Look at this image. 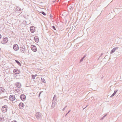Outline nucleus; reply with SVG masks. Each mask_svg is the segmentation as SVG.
<instances>
[{"label": "nucleus", "instance_id": "32", "mask_svg": "<svg viewBox=\"0 0 122 122\" xmlns=\"http://www.w3.org/2000/svg\"><path fill=\"white\" fill-rule=\"evenodd\" d=\"M86 55H85L83 57H84V58H85L86 57Z\"/></svg>", "mask_w": 122, "mask_h": 122}, {"label": "nucleus", "instance_id": "11", "mask_svg": "<svg viewBox=\"0 0 122 122\" xmlns=\"http://www.w3.org/2000/svg\"><path fill=\"white\" fill-rule=\"evenodd\" d=\"M16 86L18 88H20L21 86V85L20 83L19 82H17L15 84Z\"/></svg>", "mask_w": 122, "mask_h": 122}, {"label": "nucleus", "instance_id": "40", "mask_svg": "<svg viewBox=\"0 0 122 122\" xmlns=\"http://www.w3.org/2000/svg\"><path fill=\"white\" fill-rule=\"evenodd\" d=\"M67 107V106H66L65 107V108H66V107Z\"/></svg>", "mask_w": 122, "mask_h": 122}, {"label": "nucleus", "instance_id": "33", "mask_svg": "<svg viewBox=\"0 0 122 122\" xmlns=\"http://www.w3.org/2000/svg\"><path fill=\"white\" fill-rule=\"evenodd\" d=\"M84 58V57H83L82 58L83 60Z\"/></svg>", "mask_w": 122, "mask_h": 122}, {"label": "nucleus", "instance_id": "15", "mask_svg": "<svg viewBox=\"0 0 122 122\" xmlns=\"http://www.w3.org/2000/svg\"><path fill=\"white\" fill-rule=\"evenodd\" d=\"M5 89L2 87H0V93H3L4 92Z\"/></svg>", "mask_w": 122, "mask_h": 122}, {"label": "nucleus", "instance_id": "8", "mask_svg": "<svg viewBox=\"0 0 122 122\" xmlns=\"http://www.w3.org/2000/svg\"><path fill=\"white\" fill-rule=\"evenodd\" d=\"M13 48L14 50L15 51H17L19 49L18 46L17 44L14 45L13 46Z\"/></svg>", "mask_w": 122, "mask_h": 122}, {"label": "nucleus", "instance_id": "34", "mask_svg": "<svg viewBox=\"0 0 122 122\" xmlns=\"http://www.w3.org/2000/svg\"><path fill=\"white\" fill-rule=\"evenodd\" d=\"M84 58V57H83L82 58L83 60Z\"/></svg>", "mask_w": 122, "mask_h": 122}, {"label": "nucleus", "instance_id": "23", "mask_svg": "<svg viewBox=\"0 0 122 122\" xmlns=\"http://www.w3.org/2000/svg\"><path fill=\"white\" fill-rule=\"evenodd\" d=\"M32 79H34L35 78V76L33 75H31Z\"/></svg>", "mask_w": 122, "mask_h": 122}, {"label": "nucleus", "instance_id": "36", "mask_svg": "<svg viewBox=\"0 0 122 122\" xmlns=\"http://www.w3.org/2000/svg\"><path fill=\"white\" fill-rule=\"evenodd\" d=\"M1 118H0V122H1Z\"/></svg>", "mask_w": 122, "mask_h": 122}, {"label": "nucleus", "instance_id": "20", "mask_svg": "<svg viewBox=\"0 0 122 122\" xmlns=\"http://www.w3.org/2000/svg\"><path fill=\"white\" fill-rule=\"evenodd\" d=\"M118 47H115V48H114L113 49L115 51L116 50H117L118 49Z\"/></svg>", "mask_w": 122, "mask_h": 122}, {"label": "nucleus", "instance_id": "38", "mask_svg": "<svg viewBox=\"0 0 122 122\" xmlns=\"http://www.w3.org/2000/svg\"><path fill=\"white\" fill-rule=\"evenodd\" d=\"M88 106V105H87L85 108H84L83 109H84L85 108H86V107H87Z\"/></svg>", "mask_w": 122, "mask_h": 122}, {"label": "nucleus", "instance_id": "5", "mask_svg": "<svg viewBox=\"0 0 122 122\" xmlns=\"http://www.w3.org/2000/svg\"><path fill=\"white\" fill-rule=\"evenodd\" d=\"M31 48L32 50L34 52H36L37 51L36 47L34 45H32L31 46Z\"/></svg>", "mask_w": 122, "mask_h": 122}, {"label": "nucleus", "instance_id": "28", "mask_svg": "<svg viewBox=\"0 0 122 122\" xmlns=\"http://www.w3.org/2000/svg\"><path fill=\"white\" fill-rule=\"evenodd\" d=\"M71 111V110H69L68 112L67 113V114H68L69 113V112H70Z\"/></svg>", "mask_w": 122, "mask_h": 122}, {"label": "nucleus", "instance_id": "17", "mask_svg": "<svg viewBox=\"0 0 122 122\" xmlns=\"http://www.w3.org/2000/svg\"><path fill=\"white\" fill-rule=\"evenodd\" d=\"M118 90H115L114 92L112 94V95L110 96L111 97H113L114 96L115 94H116V92H117Z\"/></svg>", "mask_w": 122, "mask_h": 122}, {"label": "nucleus", "instance_id": "21", "mask_svg": "<svg viewBox=\"0 0 122 122\" xmlns=\"http://www.w3.org/2000/svg\"><path fill=\"white\" fill-rule=\"evenodd\" d=\"M39 12L41 13V14H42L43 15H46V13L44 11H41V12Z\"/></svg>", "mask_w": 122, "mask_h": 122}, {"label": "nucleus", "instance_id": "10", "mask_svg": "<svg viewBox=\"0 0 122 122\" xmlns=\"http://www.w3.org/2000/svg\"><path fill=\"white\" fill-rule=\"evenodd\" d=\"M30 30L31 32L33 33L35 31V27L33 26H30Z\"/></svg>", "mask_w": 122, "mask_h": 122}, {"label": "nucleus", "instance_id": "26", "mask_svg": "<svg viewBox=\"0 0 122 122\" xmlns=\"http://www.w3.org/2000/svg\"><path fill=\"white\" fill-rule=\"evenodd\" d=\"M83 60L81 58L80 61V62H82L83 61Z\"/></svg>", "mask_w": 122, "mask_h": 122}, {"label": "nucleus", "instance_id": "4", "mask_svg": "<svg viewBox=\"0 0 122 122\" xmlns=\"http://www.w3.org/2000/svg\"><path fill=\"white\" fill-rule=\"evenodd\" d=\"M7 107L6 105H4L3 106L1 109L2 111L3 112H5L7 111Z\"/></svg>", "mask_w": 122, "mask_h": 122}, {"label": "nucleus", "instance_id": "27", "mask_svg": "<svg viewBox=\"0 0 122 122\" xmlns=\"http://www.w3.org/2000/svg\"><path fill=\"white\" fill-rule=\"evenodd\" d=\"M103 54V53H102L101 54V55L99 57V59L101 56Z\"/></svg>", "mask_w": 122, "mask_h": 122}, {"label": "nucleus", "instance_id": "16", "mask_svg": "<svg viewBox=\"0 0 122 122\" xmlns=\"http://www.w3.org/2000/svg\"><path fill=\"white\" fill-rule=\"evenodd\" d=\"M24 104L22 102L20 103L19 105V106L20 108H21V107H24Z\"/></svg>", "mask_w": 122, "mask_h": 122}, {"label": "nucleus", "instance_id": "22", "mask_svg": "<svg viewBox=\"0 0 122 122\" xmlns=\"http://www.w3.org/2000/svg\"><path fill=\"white\" fill-rule=\"evenodd\" d=\"M107 114H106L105 115H104V116H103L101 118V120L103 119L104 118L107 116Z\"/></svg>", "mask_w": 122, "mask_h": 122}, {"label": "nucleus", "instance_id": "18", "mask_svg": "<svg viewBox=\"0 0 122 122\" xmlns=\"http://www.w3.org/2000/svg\"><path fill=\"white\" fill-rule=\"evenodd\" d=\"M41 79L42 82L44 83H45L46 82L45 80L43 77H41Z\"/></svg>", "mask_w": 122, "mask_h": 122}, {"label": "nucleus", "instance_id": "19", "mask_svg": "<svg viewBox=\"0 0 122 122\" xmlns=\"http://www.w3.org/2000/svg\"><path fill=\"white\" fill-rule=\"evenodd\" d=\"M15 61L20 66H21V65L20 62L17 60H15Z\"/></svg>", "mask_w": 122, "mask_h": 122}, {"label": "nucleus", "instance_id": "43", "mask_svg": "<svg viewBox=\"0 0 122 122\" xmlns=\"http://www.w3.org/2000/svg\"><path fill=\"white\" fill-rule=\"evenodd\" d=\"M1 50V49L0 48V50Z\"/></svg>", "mask_w": 122, "mask_h": 122}, {"label": "nucleus", "instance_id": "24", "mask_svg": "<svg viewBox=\"0 0 122 122\" xmlns=\"http://www.w3.org/2000/svg\"><path fill=\"white\" fill-rule=\"evenodd\" d=\"M114 52H115L114 51L113 49L111 51V52H110V53H111V54H112Z\"/></svg>", "mask_w": 122, "mask_h": 122}, {"label": "nucleus", "instance_id": "35", "mask_svg": "<svg viewBox=\"0 0 122 122\" xmlns=\"http://www.w3.org/2000/svg\"><path fill=\"white\" fill-rule=\"evenodd\" d=\"M84 58V57H83L82 58L83 60Z\"/></svg>", "mask_w": 122, "mask_h": 122}, {"label": "nucleus", "instance_id": "41", "mask_svg": "<svg viewBox=\"0 0 122 122\" xmlns=\"http://www.w3.org/2000/svg\"><path fill=\"white\" fill-rule=\"evenodd\" d=\"M0 59H1V56H0Z\"/></svg>", "mask_w": 122, "mask_h": 122}, {"label": "nucleus", "instance_id": "42", "mask_svg": "<svg viewBox=\"0 0 122 122\" xmlns=\"http://www.w3.org/2000/svg\"><path fill=\"white\" fill-rule=\"evenodd\" d=\"M105 57H104V58L105 59Z\"/></svg>", "mask_w": 122, "mask_h": 122}, {"label": "nucleus", "instance_id": "6", "mask_svg": "<svg viewBox=\"0 0 122 122\" xmlns=\"http://www.w3.org/2000/svg\"><path fill=\"white\" fill-rule=\"evenodd\" d=\"M25 51V49L24 46H23L20 47V51L22 53H24Z\"/></svg>", "mask_w": 122, "mask_h": 122}, {"label": "nucleus", "instance_id": "14", "mask_svg": "<svg viewBox=\"0 0 122 122\" xmlns=\"http://www.w3.org/2000/svg\"><path fill=\"white\" fill-rule=\"evenodd\" d=\"M13 72L14 73L17 74H19L20 72L17 69H14V70Z\"/></svg>", "mask_w": 122, "mask_h": 122}, {"label": "nucleus", "instance_id": "9", "mask_svg": "<svg viewBox=\"0 0 122 122\" xmlns=\"http://www.w3.org/2000/svg\"><path fill=\"white\" fill-rule=\"evenodd\" d=\"M20 98L21 99L22 101L25 100L26 98L25 96L23 94H22L20 96Z\"/></svg>", "mask_w": 122, "mask_h": 122}, {"label": "nucleus", "instance_id": "31", "mask_svg": "<svg viewBox=\"0 0 122 122\" xmlns=\"http://www.w3.org/2000/svg\"><path fill=\"white\" fill-rule=\"evenodd\" d=\"M65 108H65V107H64L63 108V110H64L65 109Z\"/></svg>", "mask_w": 122, "mask_h": 122}, {"label": "nucleus", "instance_id": "7", "mask_svg": "<svg viewBox=\"0 0 122 122\" xmlns=\"http://www.w3.org/2000/svg\"><path fill=\"white\" fill-rule=\"evenodd\" d=\"M9 99L10 101H13L16 99V98L14 96L11 95L9 97Z\"/></svg>", "mask_w": 122, "mask_h": 122}, {"label": "nucleus", "instance_id": "1", "mask_svg": "<svg viewBox=\"0 0 122 122\" xmlns=\"http://www.w3.org/2000/svg\"><path fill=\"white\" fill-rule=\"evenodd\" d=\"M56 96L55 95L54 96L52 101V104L51 106V108H53L56 105Z\"/></svg>", "mask_w": 122, "mask_h": 122}, {"label": "nucleus", "instance_id": "30", "mask_svg": "<svg viewBox=\"0 0 122 122\" xmlns=\"http://www.w3.org/2000/svg\"><path fill=\"white\" fill-rule=\"evenodd\" d=\"M50 16L51 17V18L52 17V15H50Z\"/></svg>", "mask_w": 122, "mask_h": 122}, {"label": "nucleus", "instance_id": "25", "mask_svg": "<svg viewBox=\"0 0 122 122\" xmlns=\"http://www.w3.org/2000/svg\"><path fill=\"white\" fill-rule=\"evenodd\" d=\"M52 28L55 30H56V28H55V26H52Z\"/></svg>", "mask_w": 122, "mask_h": 122}, {"label": "nucleus", "instance_id": "12", "mask_svg": "<svg viewBox=\"0 0 122 122\" xmlns=\"http://www.w3.org/2000/svg\"><path fill=\"white\" fill-rule=\"evenodd\" d=\"M21 9L18 7H17V8L15 9V12L18 11V12L20 13L21 12Z\"/></svg>", "mask_w": 122, "mask_h": 122}, {"label": "nucleus", "instance_id": "29", "mask_svg": "<svg viewBox=\"0 0 122 122\" xmlns=\"http://www.w3.org/2000/svg\"><path fill=\"white\" fill-rule=\"evenodd\" d=\"M17 122V121H13L12 122Z\"/></svg>", "mask_w": 122, "mask_h": 122}, {"label": "nucleus", "instance_id": "37", "mask_svg": "<svg viewBox=\"0 0 122 122\" xmlns=\"http://www.w3.org/2000/svg\"><path fill=\"white\" fill-rule=\"evenodd\" d=\"M37 76V75L36 74L34 76H35V77L36 76Z\"/></svg>", "mask_w": 122, "mask_h": 122}, {"label": "nucleus", "instance_id": "3", "mask_svg": "<svg viewBox=\"0 0 122 122\" xmlns=\"http://www.w3.org/2000/svg\"><path fill=\"white\" fill-rule=\"evenodd\" d=\"M8 38L7 37H4L3 40L1 41V43L3 44H5L7 43L8 41Z\"/></svg>", "mask_w": 122, "mask_h": 122}, {"label": "nucleus", "instance_id": "39", "mask_svg": "<svg viewBox=\"0 0 122 122\" xmlns=\"http://www.w3.org/2000/svg\"><path fill=\"white\" fill-rule=\"evenodd\" d=\"M68 114H67V113L66 114V115H65V116H66Z\"/></svg>", "mask_w": 122, "mask_h": 122}, {"label": "nucleus", "instance_id": "13", "mask_svg": "<svg viewBox=\"0 0 122 122\" xmlns=\"http://www.w3.org/2000/svg\"><path fill=\"white\" fill-rule=\"evenodd\" d=\"M34 39L36 42H38L39 41V38L37 36H35L34 37Z\"/></svg>", "mask_w": 122, "mask_h": 122}, {"label": "nucleus", "instance_id": "2", "mask_svg": "<svg viewBox=\"0 0 122 122\" xmlns=\"http://www.w3.org/2000/svg\"><path fill=\"white\" fill-rule=\"evenodd\" d=\"M35 116L37 119H39L41 118L42 115L41 113L39 112L36 113Z\"/></svg>", "mask_w": 122, "mask_h": 122}]
</instances>
